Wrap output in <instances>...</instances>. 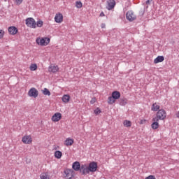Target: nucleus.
Here are the masks:
<instances>
[{"label": "nucleus", "instance_id": "nucleus-10", "mask_svg": "<svg viewBox=\"0 0 179 179\" xmlns=\"http://www.w3.org/2000/svg\"><path fill=\"white\" fill-rule=\"evenodd\" d=\"M22 141L24 144L29 145L32 143V137L31 136L26 135L25 136L22 137Z\"/></svg>", "mask_w": 179, "mask_h": 179}, {"label": "nucleus", "instance_id": "nucleus-5", "mask_svg": "<svg viewBox=\"0 0 179 179\" xmlns=\"http://www.w3.org/2000/svg\"><path fill=\"white\" fill-rule=\"evenodd\" d=\"M166 113L164 110H159V111L157 113V119L158 120H163L166 118Z\"/></svg>", "mask_w": 179, "mask_h": 179}, {"label": "nucleus", "instance_id": "nucleus-4", "mask_svg": "<svg viewBox=\"0 0 179 179\" xmlns=\"http://www.w3.org/2000/svg\"><path fill=\"white\" fill-rule=\"evenodd\" d=\"M115 5H116L115 0H108V1H106V8L108 10H111L114 9Z\"/></svg>", "mask_w": 179, "mask_h": 179}, {"label": "nucleus", "instance_id": "nucleus-23", "mask_svg": "<svg viewBox=\"0 0 179 179\" xmlns=\"http://www.w3.org/2000/svg\"><path fill=\"white\" fill-rule=\"evenodd\" d=\"M54 156L56 159H60L62 158V153L60 150H56L55 152Z\"/></svg>", "mask_w": 179, "mask_h": 179}, {"label": "nucleus", "instance_id": "nucleus-20", "mask_svg": "<svg viewBox=\"0 0 179 179\" xmlns=\"http://www.w3.org/2000/svg\"><path fill=\"white\" fill-rule=\"evenodd\" d=\"M113 99L117 100L121 97V94L118 91H114L112 92V96Z\"/></svg>", "mask_w": 179, "mask_h": 179}, {"label": "nucleus", "instance_id": "nucleus-31", "mask_svg": "<svg viewBox=\"0 0 179 179\" xmlns=\"http://www.w3.org/2000/svg\"><path fill=\"white\" fill-rule=\"evenodd\" d=\"M5 34V31L2 29H0V40L3 39Z\"/></svg>", "mask_w": 179, "mask_h": 179}, {"label": "nucleus", "instance_id": "nucleus-37", "mask_svg": "<svg viewBox=\"0 0 179 179\" xmlns=\"http://www.w3.org/2000/svg\"><path fill=\"white\" fill-rule=\"evenodd\" d=\"M100 17H105V13L103 12H101L100 14Z\"/></svg>", "mask_w": 179, "mask_h": 179}, {"label": "nucleus", "instance_id": "nucleus-13", "mask_svg": "<svg viewBox=\"0 0 179 179\" xmlns=\"http://www.w3.org/2000/svg\"><path fill=\"white\" fill-rule=\"evenodd\" d=\"M152 121H153V122L151 124V127L152 129L156 130L159 128V122H158L159 120L157 117H154L152 119Z\"/></svg>", "mask_w": 179, "mask_h": 179}, {"label": "nucleus", "instance_id": "nucleus-24", "mask_svg": "<svg viewBox=\"0 0 179 179\" xmlns=\"http://www.w3.org/2000/svg\"><path fill=\"white\" fill-rule=\"evenodd\" d=\"M132 125V123L130 120H124L123 121V126H124L127 128L131 127Z\"/></svg>", "mask_w": 179, "mask_h": 179}, {"label": "nucleus", "instance_id": "nucleus-22", "mask_svg": "<svg viewBox=\"0 0 179 179\" xmlns=\"http://www.w3.org/2000/svg\"><path fill=\"white\" fill-rule=\"evenodd\" d=\"M38 68V66H37L36 64H31L29 66V70L31 72L36 71Z\"/></svg>", "mask_w": 179, "mask_h": 179}, {"label": "nucleus", "instance_id": "nucleus-21", "mask_svg": "<svg viewBox=\"0 0 179 179\" xmlns=\"http://www.w3.org/2000/svg\"><path fill=\"white\" fill-rule=\"evenodd\" d=\"M159 108H160V106H159V104L158 103H154L152 105V106H151V110H152V111H155V112H156V111H157L158 110H159Z\"/></svg>", "mask_w": 179, "mask_h": 179}, {"label": "nucleus", "instance_id": "nucleus-16", "mask_svg": "<svg viewBox=\"0 0 179 179\" xmlns=\"http://www.w3.org/2000/svg\"><path fill=\"white\" fill-rule=\"evenodd\" d=\"M18 32L17 29L15 27H8V33L11 35H15Z\"/></svg>", "mask_w": 179, "mask_h": 179}, {"label": "nucleus", "instance_id": "nucleus-35", "mask_svg": "<svg viewBox=\"0 0 179 179\" xmlns=\"http://www.w3.org/2000/svg\"><path fill=\"white\" fill-rule=\"evenodd\" d=\"M145 122H146V120H141L139 123L141 125H142L145 124Z\"/></svg>", "mask_w": 179, "mask_h": 179}, {"label": "nucleus", "instance_id": "nucleus-19", "mask_svg": "<svg viewBox=\"0 0 179 179\" xmlns=\"http://www.w3.org/2000/svg\"><path fill=\"white\" fill-rule=\"evenodd\" d=\"M62 101L65 103H69L71 101V96L69 94H64L62 98Z\"/></svg>", "mask_w": 179, "mask_h": 179}, {"label": "nucleus", "instance_id": "nucleus-38", "mask_svg": "<svg viewBox=\"0 0 179 179\" xmlns=\"http://www.w3.org/2000/svg\"><path fill=\"white\" fill-rule=\"evenodd\" d=\"M176 116L179 118V111L176 113Z\"/></svg>", "mask_w": 179, "mask_h": 179}, {"label": "nucleus", "instance_id": "nucleus-17", "mask_svg": "<svg viewBox=\"0 0 179 179\" xmlns=\"http://www.w3.org/2000/svg\"><path fill=\"white\" fill-rule=\"evenodd\" d=\"M164 61V56H158L157 58L154 59V64H157L159 63H162Z\"/></svg>", "mask_w": 179, "mask_h": 179}, {"label": "nucleus", "instance_id": "nucleus-36", "mask_svg": "<svg viewBox=\"0 0 179 179\" xmlns=\"http://www.w3.org/2000/svg\"><path fill=\"white\" fill-rule=\"evenodd\" d=\"M101 27L102 29H105V28H106V24H105V23H102V24H101Z\"/></svg>", "mask_w": 179, "mask_h": 179}, {"label": "nucleus", "instance_id": "nucleus-12", "mask_svg": "<svg viewBox=\"0 0 179 179\" xmlns=\"http://www.w3.org/2000/svg\"><path fill=\"white\" fill-rule=\"evenodd\" d=\"M62 119V114L57 113L54 114L51 118L52 121L55 123L58 122Z\"/></svg>", "mask_w": 179, "mask_h": 179}, {"label": "nucleus", "instance_id": "nucleus-25", "mask_svg": "<svg viewBox=\"0 0 179 179\" xmlns=\"http://www.w3.org/2000/svg\"><path fill=\"white\" fill-rule=\"evenodd\" d=\"M41 179H50V176L48 173H41L40 175Z\"/></svg>", "mask_w": 179, "mask_h": 179}, {"label": "nucleus", "instance_id": "nucleus-33", "mask_svg": "<svg viewBox=\"0 0 179 179\" xmlns=\"http://www.w3.org/2000/svg\"><path fill=\"white\" fill-rule=\"evenodd\" d=\"M90 103H91V104H94V103H96V98H92V100L90 101Z\"/></svg>", "mask_w": 179, "mask_h": 179}, {"label": "nucleus", "instance_id": "nucleus-2", "mask_svg": "<svg viewBox=\"0 0 179 179\" xmlns=\"http://www.w3.org/2000/svg\"><path fill=\"white\" fill-rule=\"evenodd\" d=\"M26 24L27 27H30L32 29H36V21L33 17H28L26 20Z\"/></svg>", "mask_w": 179, "mask_h": 179}, {"label": "nucleus", "instance_id": "nucleus-1", "mask_svg": "<svg viewBox=\"0 0 179 179\" xmlns=\"http://www.w3.org/2000/svg\"><path fill=\"white\" fill-rule=\"evenodd\" d=\"M50 42V38L48 37L38 38L36 43L40 46H47Z\"/></svg>", "mask_w": 179, "mask_h": 179}, {"label": "nucleus", "instance_id": "nucleus-27", "mask_svg": "<svg viewBox=\"0 0 179 179\" xmlns=\"http://www.w3.org/2000/svg\"><path fill=\"white\" fill-rule=\"evenodd\" d=\"M43 22L42 20H38L36 22V27H43Z\"/></svg>", "mask_w": 179, "mask_h": 179}, {"label": "nucleus", "instance_id": "nucleus-32", "mask_svg": "<svg viewBox=\"0 0 179 179\" xmlns=\"http://www.w3.org/2000/svg\"><path fill=\"white\" fill-rule=\"evenodd\" d=\"M15 4L17 5H22V3H23V0H15Z\"/></svg>", "mask_w": 179, "mask_h": 179}, {"label": "nucleus", "instance_id": "nucleus-30", "mask_svg": "<svg viewBox=\"0 0 179 179\" xmlns=\"http://www.w3.org/2000/svg\"><path fill=\"white\" fill-rule=\"evenodd\" d=\"M76 7L78 8H81L83 7V3L81 1H76Z\"/></svg>", "mask_w": 179, "mask_h": 179}, {"label": "nucleus", "instance_id": "nucleus-18", "mask_svg": "<svg viewBox=\"0 0 179 179\" xmlns=\"http://www.w3.org/2000/svg\"><path fill=\"white\" fill-rule=\"evenodd\" d=\"M81 168L80 164L79 162H76L75 163H73L72 169L75 171H80Z\"/></svg>", "mask_w": 179, "mask_h": 179}, {"label": "nucleus", "instance_id": "nucleus-6", "mask_svg": "<svg viewBox=\"0 0 179 179\" xmlns=\"http://www.w3.org/2000/svg\"><path fill=\"white\" fill-rule=\"evenodd\" d=\"M87 166H88V169H89L90 172L94 173L97 171L98 164H97V162H92L90 163Z\"/></svg>", "mask_w": 179, "mask_h": 179}, {"label": "nucleus", "instance_id": "nucleus-7", "mask_svg": "<svg viewBox=\"0 0 179 179\" xmlns=\"http://www.w3.org/2000/svg\"><path fill=\"white\" fill-rule=\"evenodd\" d=\"M39 92L34 87H31L29 91L28 92V96L30 97L36 98L38 96Z\"/></svg>", "mask_w": 179, "mask_h": 179}, {"label": "nucleus", "instance_id": "nucleus-34", "mask_svg": "<svg viewBox=\"0 0 179 179\" xmlns=\"http://www.w3.org/2000/svg\"><path fill=\"white\" fill-rule=\"evenodd\" d=\"M145 179H156L155 176L150 175L148 177H146Z\"/></svg>", "mask_w": 179, "mask_h": 179}, {"label": "nucleus", "instance_id": "nucleus-15", "mask_svg": "<svg viewBox=\"0 0 179 179\" xmlns=\"http://www.w3.org/2000/svg\"><path fill=\"white\" fill-rule=\"evenodd\" d=\"M73 143H74V140L73 138H67L64 141V145L66 147L72 146L73 145Z\"/></svg>", "mask_w": 179, "mask_h": 179}, {"label": "nucleus", "instance_id": "nucleus-14", "mask_svg": "<svg viewBox=\"0 0 179 179\" xmlns=\"http://www.w3.org/2000/svg\"><path fill=\"white\" fill-rule=\"evenodd\" d=\"M59 70V68L57 65L52 64L50 66L48 67V72L50 73H57Z\"/></svg>", "mask_w": 179, "mask_h": 179}, {"label": "nucleus", "instance_id": "nucleus-39", "mask_svg": "<svg viewBox=\"0 0 179 179\" xmlns=\"http://www.w3.org/2000/svg\"><path fill=\"white\" fill-rule=\"evenodd\" d=\"M146 5H150V0L146 1Z\"/></svg>", "mask_w": 179, "mask_h": 179}, {"label": "nucleus", "instance_id": "nucleus-26", "mask_svg": "<svg viewBox=\"0 0 179 179\" xmlns=\"http://www.w3.org/2000/svg\"><path fill=\"white\" fill-rule=\"evenodd\" d=\"M115 101H116V99L115 98H113V96L108 97V103L110 105H113V103H115Z\"/></svg>", "mask_w": 179, "mask_h": 179}, {"label": "nucleus", "instance_id": "nucleus-3", "mask_svg": "<svg viewBox=\"0 0 179 179\" xmlns=\"http://www.w3.org/2000/svg\"><path fill=\"white\" fill-rule=\"evenodd\" d=\"M64 173L66 179H72L75 176V173L73 169H65L64 171Z\"/></svg>", "mask_w": 179, "mask_h": 179}, {"label": "nucleus", "instance_id": "nucleus-28", "mask_svg": "<svg viewBox=\"0 0 179 179\" xmlns=\"http://www.w3.org/2000/svg\"><path fill=\"white\" fill-rule=\"evenodd\" d=\"M43 94L44 95H48V96H50V94H51L49 90L47 89V88H45V89L43 90Z\"/></svg>", "mask_w": 179, "mask_h": 179}, {"label": "nucleus", "instance_id": "nucleus-11", "mask_svg": "<svg viewBox=\"0 0 179 179\" xmlns=\"http://www.w3.org/2000/svg\"><path fill=\"white\" fill-rule=\"evenodd\" d=\"M80 172L83 173V175H87L90 173L88 165L84 164L80 166Z\"/></svg>", "mask_w": 179, "mask_h": 179}, {"label": "nucleus", "instance_id": "nucleus-29", "mask_svg": "<svg viewBox=\"0 0 179 179\" xmlns=\"http://www.w3.org/2000/svg\"><path fill=\"white\" fill-rule=\"evenodd\" d=\"M101 113V110H100L99 108H96L94 111V113L95 114V115H98Z\"/></svg>", "mask_w": 179, "mask_h": 179}, {"label": "nucleus", "instance_id": "nucleus-8", "mask_svg": "<svg viewBox=\"0 0 179 179\" xmlns=\"http://www.w3.org/2000/svg\"><path fill=\"white\" fill-rule=\"evenodd\" d=\"M126 17L127 20L130 22H132L136 19V15H135L132 10H129L126 14Z\"/></svg>", "mask_w": 179, "mask_h": 179}, {"label": "nucleus", "instance_id": "nucleus-9", "mask_svg": "<svg viewBox=\"0 0 179 179\" xmlns=\"http://www.w3.org/2000/svg\"><path fill=\"white\" fill-rule=\"evenodd\" d=\"M55 22L57 24H61L64 22V15L60 13H56L55 15Z\"/></svg>", "mask_w": 179, "mask_h": 179}]
</instances>
